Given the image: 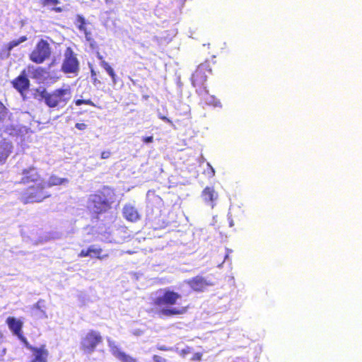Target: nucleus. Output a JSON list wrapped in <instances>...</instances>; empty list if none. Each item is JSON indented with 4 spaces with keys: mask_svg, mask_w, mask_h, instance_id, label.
<instances>
[{
    "mask_svg": "<svg viewBox=\"0 0 362 362\" xmlns=\"http://www.w3.org/2000/svg\"><path fill=\"white\" fill-rule=\"evenodd\" d=\"M35 98L44 100L49 107H64L71 98V90L69 88H59L49 93L45 88L37 89Z\"/></svg>",
    "mask_w": 362,
    "mask_h": 362,
    "instance_id": "f257e3e1",
    "label": "nucleus"
},
{
    "mask_svg": "<svg viewBox=\"0 0 362 362\" xmlns=\"http://www.w3.org/2000/svg\"><path fill=\"white\" fill-rule=\"evenodd\" d=\"M87 206L92 213L100 214L106 212L110 208V201L104 192H98L89 196Z\"/></svg>",
    "mask_w": 362,
    "mask_h": 362,
    "instance_id": "f03ea898",
    "label": "nucleus"
},
{
    "mask_svg": "<svg viewBox=\"0 0 362 362\" xmlns=\"http://www.w3.org/2000/svg\"><path fill=\"white\" fill-rule=\"evenodd\" d=\"M46 188V182L44 181L39 182L36 186L29 187L23 194L21 200L24 204L39 202L49 195L45 192Z\"/></svg>",
    "mask_w": 362,
    "mask_h": 362,
    "instance_id": "7ed1b4c3",
    "label": "nucleus"
},
{
    "mask_svg": "<svg viewBox=\"0 0 362 362\" xmlns=\"http://www.w3.org/2000/svg\"><path fill=\"white\" fill-rule=\"evenodd\" d=\"M102 341L100 334L97 331L90 330L81 338V349L86 354H90Z\"/></svg>",
    "mask_w": 362,
    "mask_h": 362,
    "instance_id": "20e7f679",
    "label": "nucleus"
},
{
    "mask_svg": "<svg viewBox=\"0 0 362 362\" xmlns=\"http://www.w3.org/2000/svg\"><path fill=\"white\" fill-rule=\"evenodd\" d=\"M51 48L47 41L40 40L30 54V59L36 63L42 64L50 57Z\"/></svg>",
    "mask_w": 362,
    "mask_h": 362,
    "instance_id": "39448f33",
    "label": "nucleus"
},
{
    "mask_svg": "<svg viewBox=\"0 0 362 362\" xmlns=\"http://www.w3.org/2000/svg\"><path fill=\"white\" fill-rule=\"evenodd\" d=\"M62 65V70L65 74H77L79 71V62L71 47H67Z\"/></svg>",
    "mask_w": 362,
    "mask_h": 362,
    "instance_id": "423d86ee",
    "label": "nucleus"
},
{
    "mask_svg": "<svg viewBox=\"0 0 362 362\" xmlns=\"http://www.w3.org/2000/svg\"><path fill=\"white\" fill-rule=\"evenodd\" d=\"M181 298V296L173 291L165 289L154 300V303L158 306L173 305L177 300Z\"/></svg>",
    "mask_w": 362,
    "mask_h": 362,
    "instance_id": "0eeeda50",
    "label": "nucleus"
},
{
    "mask_svg": "<svg viewBox=\"0 0 362 362\" xmlns=\"http://www.w3.org/2000/svg\"><path fill=\"white\" fill-rule=\"evenodd\" d=\"M107 344L112 354L121 362H137L136 358L122 351L115 341L107 339Z\"/></svg>",
    "mask_w": 362,
    "mask_h": 362,
    "instance_id": "6e6552de",
    "label": "nucleus"
},
{
    "mask_svg": "<svg viewBox=\"0 0 362 362\" xmlns=\"http://www.w3.org/2000/svg\"><path fill=\"white\" fill-rule=\"evenodd\" d=\"M22 178L21 182L22 183H29V182H37L40 180V175L36 170V168L33 167H30L28 168L23 169L22 171Z\"/></svg>",
    "mask_w": 362,
    "mask_h": 362,
    "instance_id": "1a4fd4ad",
    "label": "nucleus"
},
{
    "mask_svg": "<svg viewBox=\"0 0 362 362\" xmlns=\"http://www.w3.org/2000/svg\"><path fill=\"white\" fill-rule=\"evenodd\" d=\"M202 197L206 204L214 208L215 206L214 202L218 199V194L213 187H206L202 192Z\"/></svg>",
    "mask_w": 362,
    "mask_h": 362,
    "instance_id": "9d476101",
    "label": "nucleus"
},
{
    "mask_svg": "<svg viewBox=\"0 0 362 362\" xmlns=\"http://www.w3.org/2000/svg\"><path fill=\"white\" fill-rule=\"evenodd\" d=\"M13 86L21 93V95H23V91L28 89L30 86V81L27 78L24 71L13 81Z\"/></svg>",
    "mask_w": 362,
    "mask_h": 362,
    "instance_id": "9b49d317",
    "label": "nucleus"
},
{
    "mask_svg": "<svg viewBox=\"0 0 362 362\" xmlns=\"http://www.w3.org/2000/svg\"><path fill=\"white\" fill-rule=\"evenodd\" d=\"M207 68L206 64H200L196 71L192 76V83L195 86L196 84H203L206 81V76L205 71Z\"/></svg>",
    "mask_w": 362,
    "mask_h": 362,
    "instance_id": "f8f14e48",
    "label": "nucleus"
},
{
    "mask_svg": "<svg viewBox=\"0 0 362 362\" xmlns=\"http://www.w3.org/2000/svg\"><path fill=\"white\" fill-rule=\"evenodd\" d=\"M31 351L33 352L34 357L31 362H47L49 352L45 349V345H42L39 348L34 347Z\"/></svg>",
    "mask_w": 362,
    "mask_h": 362,
    "instance_id": "ddd939ff",
    "label": "nucleus"
},
{
    "mask_svg": "<svg viewBox=\"0 0 362 362\" xmlns=\"http://www.w3.org/2000/svg\"><path fill=\"white\" fill-rule=\"evenodd\" d=\"M124 218L131 221L136 222L140 218L137 209L132 204H126L123 208Z\"/></svg>",
    "mask_w": 362,
    "mask_h": 362,
    "instance_id": "4468645a",
    "label": "nucleus"
},
{
    "mask_svg": "<svg viewBox=\"0 0 362 362\" xmlns=\"http://www.w3.org/2000/svg\"><path fill=\"white\" fill-rule=\"evenodd\" d=\"M31 314L37 318H47V315L45 310V300H40L31 307Z\"/></svg>",
    "mask_w": 362,
    "mask_h": 362,
    "instance_id": "2eb2a0df",
    "label": "nucleus"
},
{
    "mask_svg": "<svg viewBox=\"0 0 362 362\" xmlns=\"http://www.w3.org/2000/svg\"><path fill=\"white\" fill-rule=\"evenodd\" d=\"M7 325L9 329L12 331L14 335L18 336L21 333L23 327V322L13 317H9L6 320Z\"/></svg>",
    "mask_w": 362,
    "mask_h": 362,
    "instance_id": "dca6fc26",
    "label": "nucleus"
},
{
    "mask_svg": "<svg viewBox=\"0 0 362 362\" xmlns=\"http://www.w3.org/2000/svg\"><path fill=\"white\" fill-rule=\"evenodd\" d=\"M187 283L192 289L197 291H202L208 285L206 280L199 276L187 281Z\"/></svg>",
    "mask_w": 362,
    "mask_h": 362,
    "instance_id": "f3484780",
    "label": "nucleus"
},
{
    "mask_svg": "<svg viewBox=\"0 0 362 362\" xmlns=\"http://www.w3.org/2000/svg\"><path fill=\"white\" fill-rule=\"evenodd\" d=\"M101 252V249L95 247V245L90 246L86 250H82L79 254L80 257H90L100 258L99 255Z\"/></svg>",
    "mask_w": 362,
    "mask_h": 362,
    "instance_id": "a211bd4d",
    "label": "nucleus"
},
{
    "mask_svg": "<svg viewBox=\"0 0 362 362\" xmlns=\"http://www.w3.org/2000/svg\"><path fill=\"white\" fill-rule=\"evenodd\" d=\"M11 144L9 142L4 141L0 143V163L6 160L11 153Z\"/></svg>",
    "mask_w": 362,
    "mask_h": 362,
    "instance_id": "6ab92c4d",
    "label": "nucleus"
},
{
    "mask_svg": "<svg viewBox=\"0 0 362 362\" xmlns=\"http://www.w3.org/2000/svg\"><path fill=\"white\" fill-rule=\"evenodd\" d=\"M68 182H69V180L66 178H61L56 175H52L49 177L48 182L46 183V187H50L52 186L61 185H65Z\"/></svg>",
    "mask_w": 362,
    "mask_h": 362,
    "instance_id": "aec40b11",
    "label": "nucleus"
},
{
    "mask_svg": "<svg viewBox=\"0 0 362 362\" xmlns=\"http://www.w3.org/2000/svg\"><path fill=\"white\" fill-rule=\"evenodd\" d=\"M186 309L182 308V309H177L175 308H163L160 310V313L165 316H171L175 315H180L185 312Z\"/></svg>",
    "mask_w": 362,
    "mask_h": 362,
    "instance_id": "412c9836",
    "label": "nucleus"
},
{
    "mask_svg": "<svg viewBox=\"0 0 362 362\" xmlns=\"http://www.w3.org/2000/svg\"><path fill=\"white\" fill-rule=\"evenodd\" d=\"M100 66L107 71V73L111 77L113 83L115 84L117 82V81H116L117 76H116V74H115L113 69L105 60H102V62H100Z\"/></svg>",
    "mask_w": 362,
    "mask_h": 362,
    "instance_id": "4be33fe9",
    "label": "nucleus"
},
{
    "mask_svg": "<svg viewBox=\"0 0 362 362\" xmlns=\"http://www.w3.org/2000/svg\"><path fill=\"white\" fill-rule=\"evenodd\" d=\"M27 40L26 36H21L17 40H13L11 42H10L8 44H7V47H8V50H12L15 47L18 46L22 42H24Z\"/></svg>",
    "mask_w": 362,
    "mask_h": 362,
    "instance_id": "5701e85b",
    "label": "nucleus"
},
{
    "mask_svg": "<svg viewBox=\"0 0 362 362\" xmlns=\"http://www.w3.org/2000/svg\"><path fill=\"white\" fill-rule=\"evenodd\" d=\"M76 21H77V23H78V28L79 29L80 31H86V21L85 19V18L83 16H82L81 15H77L76 16Z\"/></svg>",
    "mask_w": 362,
    "mask_h": 362,
    "instance_id": "b1692460",
    "label": "nucleus"
},
{
    "mask_svg": "<svg viewBox=\"0 0 362 362\" xmlns=\"http://www.w3.org/2000/svg\"><path fill=\"white\" fill-rule=\"evenodd\" d=\"M206 103L214 107H221L222 106L221 101L212 95L209 96L208 98L206 99Z\"/></svg>",
    "mask_w": 362,
    "mask_h": 362,
    "instance_id": "393cba45",
    "label": "nucleus"
},
{
    "mask_svg": "<svg viewBox=\"0 0 362 362\" xmlns=\"http://www.w3.org/2000/svg\"><path fill=\"white\" fill-rule=\"evenodd\" d=\"M11 50H8V47L7 46L5 48L2 49L0 52V59H6L10 56V52Z\"/></svg>",
    "mask_w": 362,
    "mask_h": 362,
    "instance_id": "a878e982",
    "label": "nucleus"
},
{
    "mask_svg": "<svg viewBox=\"0 0 362 362\" xmlns=\"http://www.w3.org/2000/svg\"><path fill=\"white\" fill-rule=\"evenodd\" d=\"M18 338L24 344L25 346L30 349V351L34 348V346H33L32 345H30L29 344V342L28 341V340L26 339V338L23 336L22 334H19L18 336H17Z\"/></svg>",
    "mask_w": 362,
    "mask_h": 362,
    "instance_id": "bb28decb",
    "label": "nucleus"
},
{
    "mask_svg": "<svg viewBox=\"0 0 362 362\" xmlns=\"http://www.w3.org/2000/svg\"><path fill=\"white\" fill-rule=\"evenodd\" d=\"M7 109L0 101V122L2 121L6 116Z\"/></svg>",
    "mask_w": 362,
    "mask_h": 362,
    "instance_id": "cd10ccee",
    "label": "nucleus"
},
{
    "mask_svg": "<svg viewBox=\"0 0 362 362\" xmlns=\"http://www.w3.org/2000/svg\"><path fill=\"white\" fill-rule=\"evenodd\" d=\"M75 103H76V105L77 106L81 105L83 104L95 106V104L90 100H81V99H78V100H76Z\"/></svg>",
    "mask_w": 362,
    "mask_h": 362,
    "instance_id": "c85d7f7f",
    "label": "nucleus"
},
{
    "mask_svg": "<svg viewBox=\"0 0 362 362\" xmlns=\"http://www.w3.org/2000/svg\"><path fill=\"white\" fill-rule=\"evenodd\" d=\"M207 166L209 167V171L207 172V174L209 175V177H212L215 175V170L214 168L209 163H207Z\"/></svg>",
    "mask_w": 362,
    "mask_h": 362,
    "instance_id": "c756f323",
    "label": "nucleus"
},
{
    "mask_svg": "<svg viewBox=\"0 0 362 362\" xmlns=\"http://www.w3.org/2000/svg\"><path fill=\"white\" fill-rule=\"evenodd\" d=\"M153 360L154 362H166V359L160 356H158V355H154L153 356Z\"/></svg>",
    "mask_w": 362,
    "mask_h": 362,
    "instance_id": "7c9ffc66",
    "label": "nucleus"
},
{
    "mask_svg": "<svg viewBox=\"0 0 362 362\" xmlns=\"http://www.w3.org/2000/svg\"><path fill=\"white\" fill-rule=\"evenodd\" d=\"M157 349L160 351H173V347H168L165 345H158Z\"/></svg>",
    "mask_w": 362,
    "mask_h": 362,
    "instance_id": "2f4dec72",
    "label": "nucleus"
},
{
    "mask_svg": "<svg viewBox=\"0 0 362 362\" xmlns=\"http://www.w3.org/2000/svg\"><path fill=\"white\" fill-rule=\"evenodd\" d=\"M49 4L57 5L59 4V0H43L42 4L46 6Z\"/></svg>",
    "mask_w": 362,
    "mask_h": 362,
    "instance_id": "473e14b6",
    "label": "nucleus"
},
{
    "mask_svg": "<svg viewBox=\"0 0 362 362\" xmlns=\"http://www.w3.org/2000/svg\"><path fill=\"white\" fill-rule=\"evenodd\" d=\"M75 127L79 130H84L86 129L87 125L84 123H76Z\"/></svg>",
    "mask_w": 362,
    "mask_h": 362,
    "instance_id": "72a5a7b5",
    "label": "nucleus"
},
{
    "mask_svg": "<svg viewBox=\"0 0 362 362\" xmlns=\"http://www.w3.org/2000/svg\"><path fill=\"white\" fill-rule=\"evenodd\" d=\"M110 155H111V153L109 151H103L101 153V158L107 159V158H110Z\"/></svg>",
    "mask_w": 362,
    "mask_h": 362,
    "instance_id": "f704fd0d",
    "label": "nucleus"
},
{
    "mask_svg": "<svg viewBox=\"0 0 362 362\" xmlns=\"http://www.w3.org/2000/svg\"><path fill=\"white\" fill-rule=\"evenodd\" d=\"M158 117L160 119H162L163 121L165 122H168V123L171 124H173L172 121L170 119H168V117H166L165 116H162L160 115V113L158 114Z\"/></svg>",
    "mask_w": 362,
    "mask_h": 362,
    "instance_id": "c9c22d12",
    "label": "nucleus"
},
{
    "mask_svg": "<svg viewBox=\"0 0 362 362\" xmlns=\"http://www.w3.org/2000/svg\"><path fill=\"white\" fill-rule=\"evenodd\" d=\"M202 357V354L201 353H196L194 354L192 357V360L194 361H201Z\"/></svg>",
    "mask_w": 362,
    "mask_h": 362,
    "instance_id": "e433bc0d",
    "label": "nucleus"
},
{
    "mask_svg": "<svg viewBox=\"0 0 362 362\" xmlns=\"http://www.w3.org/2000/svg\"><path fill=\"white\" fill-rule=\"evenodd\" d=\"M153 137L152 136H146L143 139V141L146 144L151 143V142H153Z\"/></svg>",
    "mask_w": 362,
    "mask_h": 362,
    "instance_id": "4c0bfd02",
    "label": "nucleus"
},
{
    "mask_svg": "<svg viewBox=\"0 0 362 362\" xmlns=\"http://www.w3.org/2000/svg\"><path fill=\"white\" fill-rule=\"evenodd\" d=\"M85 34V36H86V38L88 41H90V32H88L87 30L86 29V31H83Z\"/></svg>",
    "mask_w": 362,
    "mask_h": 362,
    "instance_id": "58836bf2",
    "label": "nucleus"
},
{
    "mask_svg": "<svg viewBox=\"0 0 362 362\" xmlns=\"http://www.w3.org/2000/svg\"><path fill=\"white\" fill-rule=\"evenodd\" d=\"M40 73H41V69H40V68H37V69H36L35 70V72L33 73V76H34L35 77H36V76H37V74H40Z\"/></svg>",
    "mask_w": 362,
    "mask_h": 362,
    "instance_id": "ea45409f",
    "label": "nucleus"
},
{
    "mask_svg": "<svg viewBox=\"0 0 362 362\" xmlns=\"http://www.w3.org/2000/svg\"><path fill=\"white\" fill-rule=\"evenodd\" d=\"M6 354V349H4L0 353V361H3V357Z\"/></svg>",
    "mask_w": 362,
    "mask_h": 362,
    "instance_id": "a19ab883",
    "label": "nucleus"
},
{
    "mask_svg": "<svg viewBox=\"0 0 362 362\" xmlns=\"http://www.w3.org/2000/svg\"><path fill=\"white\" fill-rule=\"evenodd\" d=\"M90 74H91V78L96 77V73L93 69L90 70Z\"/></svg>",
    "mask_w": 362,
    "mask_h": 362,
    "instance_id": "79ce46f5",
    "label": "nucleus"
},
{
    "mask_svg": "<svg viewBox=\"0 0 362 362\" xmlns=\"http://www.w3.org/2000/svg\"><path fill=\"white\" fill-rule=\"evenodd\" d=\"M53 10H54V11H56V12H62V8H60V7H54V8H53Z\"/></svg>",
    "mask_w": 362,
    "mask_h": 362,
    "instance_id": "37998d69",
    "label": "nucleus"
},
{
    "mask_svg": "<svg viewBox=\"0 0 362 362\" xmlns=\"http://www.w3.org/2000/svg\"><path fill=\"white\" fill-rule=\"evenodd\" d=\"M97 57L100 60V62H102V60H103V56L99 52L97 53Z\"/></svg>",
    "mask_w": 362,
    "mask_h": 362,
    "instance_id": "c03bdc74",
    "label": "nucleus"
},
{
    "mask_svg": "<svg viewBox=\"0 0 362 362\" xmlns=\"http://www.w3.org/2000/svg\"><path fill=\"white\" fill-rule=\"evenodd\" d=\"M93 78V83H94L95 85L97 83H100V81H98V80L97 79V78H96V77H95V78Z\"/></svg>",
    "mask_w": 362,
    "mask_h": 362,
    "instance_id": "a18cd8bd",
    "label": "nucleus"
},
{
    "mask_svg": "<svg viewBox=\"0 0 362 362\" xmlns=\"http://www.w3.org/2000/svg\"><path fill=\"white\" fill-rule=\"evenodd\" d=\"M229 226H230V227L233 226V220H230V221L229 223Z\"/></svg>",
    "mask_w": 362,
    "mask_h": 362,
    "instance_id": "49530a36",
    "label": "nucleus"
},
{
    "mask_svg": "<svg viewBox=\"0 0 362 362\" xmlns=\"http://www.w3.org/2000/svg\"><path fill=\"white\" fill-rule=\"evenodd\" d=\"M182 353H183V354H188V353H189V351H187V350H185V349H183V350H182Z\"/></svg>",
    "mask_w": 362,
    "mask_h": 362,
    "instance_id": "de8ad7c7",
    "label": "nucleus"
},
{
    "mask_svg": "<svg viewBox=\"0 0 362 362\" xmlns=\"http://www.w3.org/2000/svg\"><path fill=\"white\" fill-rule=\"evenodd\" d=\"M205 160V158L204 156L201 157L200 162H204Z\"/></svg>",
    "mask_w": 362,
    "mask_h": 362,
    "instance_id": "09e8293b",
    "label": "nucleus"
}]
</instances>
